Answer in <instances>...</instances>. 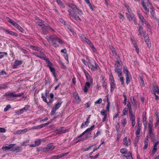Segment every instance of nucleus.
I'll return each mask as SVG.
<instances>
[{
    "label": "nucleus",
    "mask_w": 159,
    "mask_h": 159,
    "mask_svg": "<svg viewBox=\"0 0 159 159\" xmlns=\"http://www.w3.org/2000/svg\"><path fill=\"white\" fill-rule=\"evenodd\" d=\"M67 6L71 8L72 10L71 9L68 10L70 17V18L71 17L74 18L75 20L77 21H82L81 19L75 13V11H76L78 14L82 15L83 14L82 10L80 9L78 6L70 3H68L67 4Z\"/></svg>",
    "instance_id": "obj_1"
},
{
    "label": "nucleus",
    "mask_w": 159,
    "mask_h": 159,
    "mask_svg": "<svg viewBox=\"0 0 159 159\" xmlns=\"http://www.w3.org/2000/svg\"><path fill=\"white\" fill-rule=\"evenodd\" d=\"M40 52H33V54L35 56L38 57L39 58L43 59L44 60L48 62V66L50 68V61L49 59L47 58L45 54H44L41 51Z\"/></svg>",
    "instance_id": "obj_2"
},
{
    "label": "nucleus",
    "mask_w": 159,
    "mask_h": 159,
    "mask_svg": "<svg viewBox=\"0 0 159 159\" xmlns=\"http://www.w3.org/2000/svg\"><path fill=\"white\" fill-rule=\"evenodd\" d=\"M7 20L8 22L11 24L13 25L20 32L24 33V30L19 25L15 22L13 20L10 19L9 17L7 18Z\"/></svg>",
    "instance_id": "obj_3"
},
{
    "label": "nucleus",
    "mask_w": 159,
    "mask_h": 159,
    "mask_svg": "<svg viewBox=\"0 0 159 159\" xmlns=\"http://www.w3.org/2000/svg\"><path fill=\"white\" fill-rule=\"evenodd\" d=\"M52 41V42H53V43H52V44L54 46V47H56V46L55 45V43L54 42V40L57 41L58 43L61 44H62L64 43L63 41L61 39L57 37L56 35H54L53 36H50V40Z\"/></svg>",
    "instance_id": "obj_4"
},
{
    "label": "nucleus",
    "mask_w": 159,
    "mask_h": 159,
    "mask_svg": "<svg viewBox=\"0 0 159 159\" xmlns=\"http://www.w3.org/2000/svg\"><path fill=\"white\" fill-rule=\"evenodd\" d=\"M138 16L140 21L142 23V24H144L147 28H149L150 26L148 22L144 19L143 16L139 13H138Z\"/></svg>",
    "instance_id": "obj_5"
},
{
    "label": "nucleus",
    "mask_w": 159,
    "mask_h": 159,
    "mask_svg": "<svg viewBox=\"0 0 159 159\" xmlns=\"http://www.w3.org/2000/svg\"><path fill=\"white\" fill-rule=\"evenodd\" d=\"M88 66L91 69V70L93 71H95L96 69H98L99 68V66L96 63L95 61L92 62H89L88 63Z\"/></svg>",
    "instance_id": "obj_6"
},
{
    "label": "nucleus",
    "mask_w": 159,
    "mask_h": 159,
    "mask_svg": "<svg viewBox=\"0 0 159 159\" xmlns=\"http://www.w3.org/2000/svg\"><path fill=\"white\" fill-rule=\"evenodd\" d=\"M125 7L127 11L125 13L126 16L128 19L129 20L133 17L134 16V15L129 6H125Z\"/></svg>",
    "instance_id": "obj_7"
},
{
    "label": "nucleus",
    "mask_w": 159,
    "mask_h": 159,
    "mask_svg": "<svg viewBox=\"0 0 159 159\" xmlns=\"http://www.w3.org/2000/svg\"><path fill=\"white\" fill-rule=\"evenodd\" d=\"M52 64L50 62V71L52 72V74L55 79H57L58 75V72L57 69H56L52 66Z\"/></svg>",
    "instance_id": "obj_8"
},
{
    "label": "nucleus",
    "mask_w": 159,
    "mask_h": 159,
    "mask_svg": "<svg viewBox=\"0 0 159 159\" xmlns=\"http://www.w3.org/2000/svg\"><path fill=\"white\" fill-rule=\"evenodd\" d=\"M62 103V102L61 101H59L57 102L55 105V107L52 109L51 111L52 115L55 113L56 110L60 108Z\"/></svg>",
    "instance_id": "obj_9"
},
{
    "label": "nucleus",
    "mask_w": 159,
    "mask_h": 159,
    "mask_svg": "<svg viewBox=\"0 0 159 159\" xmlns=\"http://www.w3.org/2000/svg\"><path fill=\"white\" fill-rule=\"evenodd\" d=\"M123 144L125 147H127L130 145L131 144V141L129 138L126 137L124 138L123 142Z\"/></svg>",
    "instance_id": "obj_10"
},
{
    "label": "nucleus",
    "mask_w": 159,
    "mask_h": 159,
    "mask_svg": "<svg viewBox=\"0 0 159 159\" xmlns=\"http://www.w3.org/2000/svg\"><path fill=\"white\" fill-rule=\"evenodd\" d=\"M101 114L103 116H104V117L102 120L103 122H104L108 120L107 115V111L104 109L102 110L101 111Z\"/></svg>",
    "instance_id": "obj_11"
},
{
    "label": "nucleus",
    "mask_w": 159,
    "mask_h": 159,
    "mask_svg": "<svg viewBox=\"0 0 159 159\" xmlns=\"http://www.w3.org/2000/svg\"><path fill=\"white\" fill-rule=\"evenodd\" d=\"M63 127H60L59 129H56V131H57L56 133V134H62L65 133L66 132H68L69 131V129H66L64 130L63 129Z\"/></svg>",
    "instance_id": "obj_12"
},
{
    "label": "nucleus",
    "mask_w": 159,
    "mask_h": 159,
    "mask_svg": "<svg viewBox=\"0 0 159 159\" xmlns=\"http://www.w3.org/2000/svg\"><path fill=\"white\" fill-rule=\"evenodd\" d=\"M116 59L117 60V61H115V69H121L122 66L120 64L119 62V60L120 59V57H118Z\"/></svg>",
    "instance_id": "obj_13"
},
{
    "label": "nucleus",
    "mask_w": 159,
    "mask_h": 159,
    "mask_svg": "<svg viewBox=\"0 0 159 159\" xmlns=\"http://www.w3.org/2000/svg\"><path fill=\"white\" fill-rule=\"evenodd\" d=\"M4 32L7 34H9L12 36H14L16 37L18 36V34L16 33L11 31L9 30H8L5 29L4 30Z\"/></svg>",
    "instance_id": "obj_14"
},
{
    "label": "nucleus",
    "mask_w": 159,
    "mask_h": 159,
    "mask_svg": "<svg viewBox=\"0 0 159 159\" xmlns=\"http://www.w3.org/2000/svg\"><path fill=\"white\" fill-rule=\"evenodd\" d=\"M5 96L7 97V99L10 100V98L11 97H15V92H12L8 93H5Z\"/></svg>",
    "instance_id": "obj_15"
},
{
    "label": "nucleus",
    "mask_w": 159,
    "mask_h": 159,
    "mask_svg": "<svg viewBox=\"0 0 159 159\" xmlns=\"http://www.w3.org/2000/svg\"><path fill=\"white\" fill-rule=\"evenodd\" d=\"M15 145V144H9L8 146H6L2 147V149L5 151H8L10 149L11 150Z\"/></svg>",
    "instance_id": "obj_16"
},
{
    "label": "nucleus",
    "mask_w": 159,
    "mask_h": 159,
    "mask_svg": "<svg viewBox=\"0 0 159 159\" xmlns=\"http://www.w3.org/2000/svg\"><path fill=\"white\" fill-rule=\"evenodd\" d=\"M22 148L20 146H17L12 148L11 151L16 152H20L22 151Z\"/></svg>",
    "instance_id": "obj_17"
},
{
    "label": "nucleus",
    "mask_w": 159,
    "mask_h": 159,
    "mask_svg": "<svg viewBox=\"0 0 159 159\" xmlns=\"http://www.w3.org/2000/svg\"><path fill=\"white\" fill-rule=\"evenodd\" d=\"M23 63V61L22 60L18 61L16 60L14 62V64L13 66V68H16L18 66L20 65H21Z\"/></svg>",
    "instance_id": "obj_18"
},
{
    "label": "nucleus",
    "mask_w": 159,
    "mask_h": 159,
    "mask_svg": "<svg viewBox=\"0 0 159 159\" xmlns=\"http://www.w3.org/2000/svg\"><path fill=\"white\" fill-rule=\"evenodd\" d=\"M159 143V141H158L155 143L154 145L153 146V148L152 150V156H153L155 152L157 151V145Z\"/></svg>",
    "instance_id": "obj_19"
},
{
    "label": "nucleus",
    "mask_w": 159,
    "mask_h": 159,
    "mask_svg": "<svg viewBox=\"0 0 159 159\" xmlns=\"http://www.w3.org/2000/svg\"><path fill=\"white\" fill-rule=\"evenodd\" d=\"M142 5L143 7V9L145 10V13L146 14H147L149 11V9L147 8V6L144 2H143L142 3Z\"/></svg>",
    "instance_id": "obj_20"
},
{
    "label": "nucleus",
    "mask_w": 159,
    "mask_h": 159,
    "mask_svg": "<svg viewBox=\"0 0 159 159\" xmlns=\"http://www.w3.org/2000/svg\"><path fill=\"white\" fill-rule=\"evenodd\" d=\"M143 122L144 126L145 128H146L147 126V118L146 117V114H143Z\"/></svg>",
    "instance_id": "obj_21"
},
{
    "label": "nucleus",
    "mask_w": 159,
    "mask_h": 159,
    "mask_svg": "<svg viewBox=\"0 0 159 159\" xmlns=\"http://www.w3.org/2000/svg\"><path fill=\"white\" fill-rule=\"evenodd\" d=\"M48 97V93L46 92L44 93H42L41 94V97L43 99V101L44 102L47 103L46 98Z\"/></svg>",
    "instance_id": "obj_22"
},
{
    "label": "nucleus",
    "mask_w": 159,
    "mask_h": 159,
    "mask_svg": "<svg viewBox=\"0 0 159 159\" xmlns=\"http://www.w3.org/2000/svg\"><path fill=\"white\" fill-rule=\"evenodd\" d=\"M115 72L117 74L118 77H120L122 76V72L121 69H119L114 70Z\"/></svg>",
    "instance_id": "obj_23"
},
{
    "label": "nucleus",
    "mask_w": 159,
    "mask_h": 159,
    "mask_svg": "<svg viewBox=\"0 0 159 159\" xmlns=\"http://www.w3.org/2000/svg\"><path fill=\"white\" fill-rule=\"evenodd\" d=\"M69 153V152H67L65 153H61L58 155H55L54 157H53L55 159H57L60 158L64 156L65 155H67Z\"/></svg>",
    "instance_id": "obj_24"
},
{
    "label": "nucleus",
    "mask_w": 159,
    "mask_h": 159,
    "mask_svg": "<svg viewBox=\"0 0 159 159\" xmlns=\"http://www.w3.org/2000/svg\"><path fill=\"white\" fill-rule=\"evenodd\" d=\"M152 90L153 93H155L159 94V88L157 85H154Z\"/></svg>",
    "instance_id": "obj_25"
},
{
    "label": "nucleus",
    "mask_w": 159,
    "mask_h": 159,
    "mask_svg": "<svg viewBox=\"0 0 159 159\" xmlns=\"http://www.w3.org/2000/svg\"><path fill=\"white\" fill-rule=\"evenodd\" d=\"M90 82H87L85 84V86L84 87V92L87 93L88 91V88H89L90 86Z\"/></svg>",
    "instance_id": "obj_26"
},
{
    "label": "nucleus",
    "mask_w": 159,
    "mask_h": 159,
    "mask_svg": "<svg viewBox=\"0 0 159 159\" xmlns=\"http://www.w3.org/2000/svg\"><path fill=\"white\" fill-rule=\"evenodd\" d=\"M73 95L75 96V99L76 101L78 102H80L81 100L80 97L78 95V93H74Z\"/></svg>",
    "instance_id": "obj_27"
},
{
    "label": "nucleus",
    "mask_w": 159,
    "mask_h": 159,
    "mask_svg": "<svg viewBox=\"0 0 159 159\" xmlns=\"http://www.w3.org/2000/svg\"><path fill=\"white\" fill-rule=\"evenodd\" d=\"M110 84L111 88V91L112 92L116 88V84L115 82H110Z\"/></svg>",
    "instance_id": "obj_28"
},
{
    "label": "nucleus",
    "mask_w": 159,
    "mask_h": 159,
    "mask_svg": "<svg viewBox=\"0 0 159 159\" xmlns=\"http://www.w3.org/2000/svg\"><path fill=\"white\" fill-rule=\"evenodd\" d=\"M131 102L134 107V109L136 110L137 108V102L136 100L131 101Z\"/></svg>",
    "instance_id": "obj_29"
},
{
    "label": "nucleus",
    "mask_w": 159,
    "mask_h": 159,
    "mask_svg": "<svg viewBox=\"0 0 159 159\" xmlns=\"http://www.w3.org/2000/svg\"><path fill=\"white\" fill-rule=\"evenodd\" d=\"M138 32L139 33L138 34V35L142 34L143 32H144V31L143 30V27L142 26L140 25L139 26Z\"/></svg>",
    "instance_id": "obj_30"
},
{
    "label": "nucleus",
    "mask_w": 159,
    "mask_h": 159,
    "mask_svg": "<svg viewBox=\"0 0 159 159\" xmlns=\"http://www.w3.org/2000/svg\"><path fill=\"white\" fill-rule=\"evenodd\" d=\"M30 48L33 50L37 51V52H40L41 51V48L33 46H30Z\"/></svg>",
    "instance_id": "obj_31"
},
{
    "label": "nucleus",
    "mask_w": 159,
    "mask_h": 159,
    "mask_svg": "<svg viewBox=\"0 0 159 159\" xmlns=\"http://www.w3.org/2000/svg\"><path fill=\"white\" fill-rule=\"evenodd\" d=\"M30 48L33 50L37 51V52H40L41 51V48L33 46H30Z\"/></svg>",
    "instance_id": "obj_32"
},
{
    "label": "nucleus",
    "mask_w": 159,
    "mask_h": 159,
    "mask_svg": "<svg viewBox=\"0 0 159 159\" xmlns=\"http://www.w3.org/2000/svg\"><path fill=\"white\" fill-rule=\"evenodd\" d=\"M129 116L131 120H135V115L133 113V111L129 112Z\"/></svg>",
    "instance_id": "obj_33"
},
{
    "label": "nucleus",
    "mask_w": 159,
    "mask_h": 159,
    "mask_svg": "<svg viewBox=\"0 0 159 159\" xmlns=\"http://www.w3.org/2000/svg\"><path fill=\"white\" fill-rule=\"evenodd\" d=\"M121 124L122 126L123 127H125V126H126V125L127 124V120H126V118H123L121 120Z\"/></svg>",
    "instance_id": "obj_34"
},
{
    "label": "nucleus",
    "mask_w": 159,
    "mask_h": 159,
    "mask_svg": "<svg viewBox=\"0 0 159 159\" xmlns=\"http://www.w3.org/2000/svg\"><path fill=\"white\" fill-rule=\"evenodd\" d=\"M54 1H56L58 4L62 8H65V6L64 4L62 2L61 0H55Z\"/></svg>",
    "instance_id": "obj_35"
},
{
    "label": "nucleus",
    "mask_w": 159,
    "mask_h": 159,
    "mask_svg": "<svg viewBox=\"0 0 159 159\" xmlns=\"http://www.w3.org/2000/svg\"><path fill=\"white\" fill-rule=\"evenodd\" d=\"M149 135L151 138V140L152 141H154L156 140L155 137L154 135L153 132L149 133Z\"/></svg>",
    "instance_id": "obj_36"
},
{
    "label": "nucleus",
    "mask_w": 159,
    "mask_h": 159,
    "mask_svg": "<svg viewBox=\"0 0 159 159\" xmlns=\"http://www.w3.org/2000/svg\"><path fill=\"white\" fill-rule=\"evenodd\" d=\"M48 124H49V123H46L44 124H43L41 125H39L37 126V129H40L46 126H47Z\"/></svg>",
    "instance_id": "obj_37"
},
{
    "label": "nucleus",
    "mask_w": 159,
    "mask_h": 159,
    "mask_svg": "<svg viewBox=\"0 0 159 159\" xmlns=\"http://www.w3.org/2000/svg\"><path fill=\"white\" fill-rule=\"evenodd\" d=\"M135 134L137 135H139L140 133V130L141 129V127H135Z\"/></svg>",
    "instance_id": "obj_38"
},
{
    "label": "nucleus",
    "mask_w": 159,
    "mask_h": 159,
    "mask_svg": "<svg viewBox=\"0 0 159 159\" xmlns=\"http://www.w3.org/2000/svg\"><path fill=\"white\" fill-rule=\"evenodd\" d=\"M123 96L124 98V101L123 103L124 105H125L126 104V102H127V97L125 93V92L123 93Z\"/></svg>",
    "instance_id": "obj_39"
},
{
    "label": "nucleus",
    "mask_w": 159,
    "mask_h": 159,
    "mask_svg": "<svg viewBox=\"0 0 159 159\" xmlns=\"http://www.w3.org/2000/svg\"><path fill=\"white\" fill-rule=\"evenodd\" d=\"M123 71L125 75H129V72L128 71L127 67L126 66H124L123 67Z\"/></svg>",
    "instance_id": "obj_40"
},
{
    "label": "nucleus",
    "mask_w": 159,
    "mask_h": 159,
    "mask_svg": "<svg viewBox=\"0 0 159 159\" xmlns=\"http://www.w3.org/2000/svg\"><path fill=\"white\" fill-rule=\"evenodd\" d=\"M127 106L128 108L129 112L132 111V108H131V105L130 102L129 101H127Z\"/></svg>",
    "instance_id": "obj_41"
},
{
    "label": "nucleus",
    "mask_w": 159,
    "mask_h": 159,
    "mask_svg": "<svg viewBox=\"0 0 159 159\" xmlns=\"http://www.w3.org/2000/svg\"><path fill=\"white\" fill-rule=\"evenodd\" d=\"M34 143L36 146H38L40 144L41 140L39 139H36Z\"/></svg>",
    "instance_id": "obj_42"
},
{
    "label": "nucleus",
    "mask_w": 159,
    "mask_h": 159,
    "mask_svg": "<svg viewBox=\"0 0 159 159\" xmlns=\"http://www.w3.org/2000/svg\"><path fill=\"white\" fill-rule=\"evenodd\" d=\"M120 152L123 154H126L128 153V150L125 148H122L120 150Z\"/></svg>",
    "instance_id": "obj_43"
},
{
    "label": "nucleus",
    "mask_w": 159,
    "mask_h": 159,
    "mask_svg": "<svg viewBox=\"0 0 159 159\" xmlns=\"http://www.w3.org/2000/svg\"><path fill=\"white\" fill-rule=\"evenodd\" d=\"M7 88V85L6 84H0V89H6Z\"/></svg>",
    "instance_id": "obj_44"
},
{
    "label": "nucleus",
    "mask_w": 159,
    "mask_h": 159,
    "mask_svg": "<svg viewBox=\"0 0 159 159\" xmlns=\"http://www.w3.org/2000/svg\"><path fill=\"white\" fill-rule=\"evenodd\" d=\"M125 79H126V83L127 84H128L130 82L129 75H125Z\"/></svg>",
    "instance_id": "obj_45"
},
{
    "label": "nucleus",
    "mask_w": 159,
    "mask_h": 159,
    "mask_svg": "<svg viewBox=\"0 0 159 159\" xmlns=\"http://www.w3.org/2000/svg\"><path fill=\"white\" fill-rule=\"evenodd\" d=\"M89 123L88 121H86L84 123H83L81 125V128L82 129L85 126H87Z\"/></svg>",
    "instance_id": "obj_46"
},
{
    "label": "nucleus",
    "mask_w": 159,
    "mask_h": 159,
    "mask_svg": "<svg viewBox=\"0 0 159 159\" xmlns=\"http://www.w3.org/2000/svg\"><path fill=\"white\" fill-rule=\"evenodd\" d=\"M151 14L153 19H157L155 11L153 10H152V11H151Z\"/></svg>",
    "instance_id": "obj_47"
},
{
    "label": "nucleus",
    "mask_w": 159,
    "mask_h": 159,
    "mask_svg": "<svg viewBox=\"0 0 159 159\" xmlns=\"http://www.w3.org/2000/svg\"><path fill=\"white\" fill-rule=\"evenodd\" d=\"M118 14L119 15L120 21H123L125 19L124 16L120 13H119Z\"/></svg>",
    "instance_id": "obj_48"
},
{
    "label": "nucleus",
    "mask_w": 159,
    "mask_h": 159,
    "mask_svg": "<svg viewBox=\"0 0 159 159\" xmlns=\"http://www.w3.org/2000/svg\"><path fill=\"white\" fill-rule=\"evenodd\" d=\"M24 110H23V109L22 108V109H20L19 110H17L16 112V113H17V114H22L24 112Z\"/></svg>",
    "instance_id": "obj_49"
},
{
    "label": "nucleus",
    "mask_w": 159,
    "mask_h": 159,
    "mask_svg": "<svg viewBox=\"0 0 159 159\" xmlns=\"http://www.w3.org/2000/svg\"><path fill=\"white\" fill-rule=\"evenodd\" d=\"M86 78L87 80L88 81V82H90V83H92L93 80L90 75Z\"/></svg>",
    "instance_id": "obj_50"
},
{
    "label": "nucleus",
    "mask_w": 159,
    "mask_h": 159,
    "mask_svg": "<svg viewBox=\"0 0 159 159\" xmlns=\"http://www.w3.org/2000/svg\"><path fill=\"white\" fill-rule=\"evenodd\" d=\"M11 107L10 105L8 104L7 105L6 107L4 109V111L6 112L8 110L11 108Z\"/></svg>",
    "instance_id": "obj_51"
},
{
    "label": "nucleus",
    "mask_w": 159,
    "mask_h": 159,
    "mask_svg": "<svg viewBox=\"0 0 159 159\" xmlns=\"http://www.w3.org/2000/svg\"><path fill=\"white\" fill-rule=\"evenodd\" d=\"M95 125H93L90 128H88L85 131H86L87 133L91 131L93 128L94 127Z\"/></svg>",
    "instance_id": "obj_52"
},
{
    "label": "nucleus",
    "mask_w": 159,
    "mask_h": 159,
    "mask_svg": "<svg viewBox=\"0 0 159 159\" xmlns=\"http://www.w3.org/2000/svg\"><path fill=\"white\" fill-rule=\"evenodd\" d=\"M128 113V109L127 108H125L123 110V115H126Z\"/></svg>",
    "instance_id": "obj_53"
},
{
    "label": "nucleus",
    "mask_w": 159,
    "mask_h": 159,
    "mask_svg": "<svg viewBox=\"0 0 159 159\" xmlns=\"http://www.w3.org/2000/svg\"><path fill=\"white\" fill-rule=\"evenodd\" d=\"M102 101V99L101 98H100L98 100L95 102V104H100L101 103Z\"/></svg>",
    "instance_id": "obj_54"
},
{
    "label": "nucleus",
    "mask_w": 159,
    "mask_h": 159,
    "mask_svg": "<svg viewBox=\"0 0 159 159\" xmlns=\"http://www.w3.org/2000/svg\"><path fill=\"white\" fill-rule=\"evenodd\" d=\"M130 20H132L134 21V24H135V25H137V20L136 19L135 17L134 16V17H133L130 20Z\"/></svg>",
    "instance_id": "obj_55"
},
{
    "label": "nucleus",
    "mask_w": 159,
    "mask_h": 159,
    "mask_svg": "<svg viewBox=\"0 0 159 159\" xmlns=\"http://www.w3.org/2000/svg\"><path fill=\"white\" fill-rule=\"evenodd\" d=\"M101 133V131L100 130H98L96 133L93 136V139L95 138L96 137H97L99 134H100Z\"/></svg>",
    "instance_id": "obj_56"
},
{
    "label": "nucleus",
    "mask_w": 159,
    "mask_h": 159,
    "mask_svg": "<svg viewBox=\"0 0 159 159\" xmlns=\"http://www.w3.org/2000/svg\"><path fill=\"white\" fill-rule=\"evenodd\" d=\"M59 21L62 24H63L64 25H65L66 21L64 20L62 18H59Z\"/></svg>",
    "instance_id": "obj_57"
},
{
    "label": "nucleus",
    "mask_w": 159,
    "mask_h": 159,
    "mask_svg": "<svg viewBox=\"0 0 159 159\" xmlns=\"http://www.w3.org/2000/svg\"><path fill=\"white\" fill-rule=\"evenodd\" d=\"M107 102L108 104L106 107V111H109L110 103L108 101V99H107Z\"/></svg>",
    "instance_id": "obj_58"
},
{
    "label": "nucleus",
    "mask_w": 159,
    "mask_h": 159,
    "mask_svg": "<svg viewBox=\"0 0 159 159\" xmlns=\"http://www.w3.org/2000/svg\"><path fill=\"white\" fill-rule=\"evenodd\" d=\"M88 138V137L87 136H85V137L83 138H81L77 142V143H78L79 142H80L81 141H83L85 140H86Z\"/></svg>",
    "instance_id": "obj_59"
},
{
    "label": "nucleus",
    "mask_w": 159,
    "mask_h": 159,
    "mask_svg": "<svg viewBox=\"0 0 159 159\" xmlns=\"http://www.w3.org/2000/svg\"><path fill=\"white\" fill-rule=\"evenodd\" d=\"M139 136H137L135 139L134 144H136L139 142Z\"/></svg>",
    "instance_id": "obj_60"
},
{
    "label": "nucleus",
    "mask_w": 159,
    "mask_h": 159,
    "mask_svg": "<svg viewBox=\"0 0 159 159\" xmlns=\"http://www.w3.org/2000/svg\"><path fill=\"white\" fill-rule=\"evenodd\" d=\"M30 108V106L28 105H26L23 108L24 111H27Z\"/></svg>",
    "instance_id": "obj_61"
},
{
    "label": "nucleus",
    "mask_w": 159,
    "mask_h": 159,
    "mask_svg": "<svg viewBox=\"0 0 159 159\" xmlns=\"http://www.w3.org/2000/svg\"><path fill=\"white\" fill-rule=\"evenodd\" d=\"M81 37L83 40L85 42L88 39L86 37H85L84 34L82 35Z\"/></svg>",
    "instance_id": "obj_62"
},
{
    "label": "nucleus",
    "mask_w": 159,
    "mask_h": 159,
    "mask_svg": "<svg viewBox=\"0 0 159 159\" xmlns=\"http://www.w3.org/2000/svg\"><path fill=\"white\" fill-rule=\"evenodd\" d=\"M84 72L86 77L90 75L89 73L86 70L84 69Z\"/></svg>",
    "instance_id": "obj_63"
},
{
    "label": "nucleus",
    "mask_w": 159,
    "mask_h": 159,
    "mask_svg": "<svg viewBox=\"0 0 159 159\" xmlns=\"http://www.w3.org/2000/svg\"><path fill=\"white\" fill-rule=\"evenodd\" d=\"M87 4L88 5V6L90 7V8L92 9V10H93V7L91 4V3H90V2H88V3H87Z\"/></svg>",
    "instance_id": "obj_64"
}]
</instances>
